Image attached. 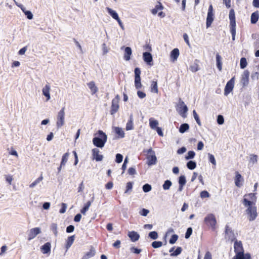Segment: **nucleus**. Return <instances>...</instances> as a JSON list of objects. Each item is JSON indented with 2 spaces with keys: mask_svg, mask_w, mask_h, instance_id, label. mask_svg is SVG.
Here are the masks:
<instances>
[{
  "mask_svg": "<svg viewBox=\"0 0 259 259\" xmlns=\"http://www.w3.org/2000/svg\"><path fill=\"white\" fill-rule=\"evenodd\" d=\"M234 248L236 254L232 259H251V255L249 253H244V251L241 241L236 240L234 241Z\"/></svg>",
  "mask_w": 259,
  "mask_h": 259,
  "instance_id": "1",
  "label": "nucleus"
},
{
  "mask_svg": "<svg viewBox=\"0 0 259 259\" xmlns=\"http://www.w3.org/2000/svg\"><path fill=\"white\" fill-rule=\"evenodd\" d=\"M251 202L248 201L247 199H243L242 202L243 205L247 207L246 213L248 215V219L249 221H254L257 216L256 207L254 205H251Z\"/></svg>",
  "mask_w": 259,
  "mask_h": 259,
  "instance_id": "2",
  "label": "nucleus"
},
{
  "mask_svg": "<svg viewBox=\"0 0 259 259\" xmlns=\"http://www.w3.org/2000/svg\"><path fill=\"white\" fill-rule=\"evenodd\" d=\"M98 135V136L95 137L93 139V144L98 147H104L106 142L107 140V136L105 133L102 131L99 130L98 133L95 134V136Z\"/></svg>",
  "mask_w": 259,
  "mask_h": 259,
  "instance_id": "3",
  "label": "nucleus"
},
{
  "mask_svg": "<svg viewBox=\"0 0 259 259\" xmlns=\"http://www.w3.org/2000/svg\"><path fill=\"white\" fill-rule=\"evenodd\" d=\"M176 110L182 117L184 118L186 117L188 109L186 105L181 99H179V103L177 105Z\"/></svg>",
  "mask_w": 259,
  "mask_h": 259,
  "instance_id": "4",
  "label": "nucleus"
},
{
  "mask_svg": "<svg viewBox=\"0 0 259 259\" xmlns=\"http://www.w3.org/2000/svg\"><path fill=\"white\" fill-rule=\"evenodd\" d=\"M65 107H62L58 112L57 115L56 126L57 128H60L65 123Z\"/></svg>",
  "mask_w": 259,
  "mask_h": 259,
  "instance_id": "5",
  "label": "nucleus"
},
{
  "mask_svg": "<svg viewBox=\"0 0 259 259\" xmlns=\"http://www.w3.org/2000/svg\"><path fill=\"white\" fill-rule=\"evenodd\" d=\"M147 164L149 166L156 164L157 160L155 152L152 148H150L147 150Z\"/></svg>",
  "mask_w": 259,
  "mask_h": 259,
  "instance_id": "6",
  "label": "nucleus"
},
{
  "mask_svg": "<svg viewBox=\"0 0 259 259\" xmlns=\"http://www.w3.org/2000/svg\"><path fill=\"white\" fill-rule=\"evenodd\" d=\"M204 222L207 226H209L214 230L217 224V221L215 216L213 214H208L204 218Z\"/></svg>",
  "mask_w": 259,
  "mask_h": 259,
  "instance_id": "7",
  "label": "nucleus"
},
{
  "mask_svg": "<svg viewBox=\"0 0 259 259\" xmlns=\"http://www.w3.org/2000/svg\"><path fill=\"white\" fill-rule=\"evenodd\" d=\"M250 73L247 70H245L243 72L241 76L240 82L242 87L244 88L248 85L249 84V77Z\"/></svg>",
  "mask_w": 259,
  "mask_h": 259,
  "instance_id": "8",
  "label": "nucleus"
},
{
  "mask_svg": "<svg viewBox=\"0 0 259 259\" xmlns=\"http://www.w3.org/2000/svg\"><path fill=\"white\" fill-rule=\"evenodd\" d=\"M214 19V14L213 13V7L211 5L209 6L207 16L206 18V27L208 28L211 25Z\"/></svg>",
  "mask_w": 259,
  "mask_h": 259,
  "instance_id": "9",
  "label": "nucleus"
},
{
  "mask_svg": "<svg viewBox=\"0 0 259 259\" xmlns=\"http://www.w3.org/2000/svg\"><path fill=\"white\" fill-rule=\"evenodd\" d=\"M235 77H232L229 81H228L225 86L224 90V95L228 96L233 90L234 87Z\"/></svg>",
  "mask_w": 259,
  "mask_h": 259,
  "instance_id": "10",
  "label": "nucleus"
},
{
  "mask_svg": "<svg viewBox=\"0 0 259 259\" xmlns=\"http://www.w3.org/2000/svg\"><path fill=\"white\" fill-rule=\"evenodd\" d=\"M120 100V97L119 95H116L115 98L113 99L112 101V105L111 109V114H114L119 109V101Z\"/></svg>",
  "mask_w": 259,
  "mask_h": 259,
  "instance_id": "11",
  "label": "nucleus"
},
{
  "mask_svg": "<svg viewBox=\"0 0 259 259\" xmlns=\"http://www.w3.org/2000/svg\"><path fill=\"white\" fill-rule=\"evenodd\" d=\"M41 233V229L39 228L36 227L30 229L29 231L28 240H31L34 238L35 236Z\"/></svg>",
  "mask_w": 259,
  "mask_h": 259,
  "instance_id": "12",
  "label": "nucleus"
},
{
  "mask_svg": "<svg viewBox=\"0 0 259 259\" xmlns=\"http://www.w3.org/2000/svg\"><path fill=\"white\" fill-rule=\"evenodd\" d=\"M50 91L51 86L49 83L46 84L42 89V95L46 97L47 101L51 99Z\"/></svg>",
  "mask_w": 259,
  "mask_h": 259,
  "instance_id": "13",
  "label": "nucleus"
},
{
  "mask_svg": "<svg viewBox=\"0 0 259 259\" xmlns=\"http://www.w3.org/2000/svg\"><path fill=\"white\" fill-rule=\"evenodd\" d=\"M93 158L97 161H101L103 159V155L100 153V151L97 148H94L92 150Z\"/></svg>",
  "mask_w": 259,
  "mask_h": 259,
  "instance_id": "14",
  "label": "nucleus"
},
{
  "mask_svg": "<svg viewBox=\"0 0 259 259\" xmlns=\"http://www.w3.org/2000/svg\"><path fill=\"white\" fill-rule=\"evenodd\" d=\"M143 60L148 65H152L153 58L151 54L149 52H144L143 54Z\"/></svg>",
  "mask_w": 259,
  "mask_h": 259,
  "instance_id": "15",
  "label": "nucleus"
},
{
  "mask_svg": "<svg viewBox=\"0 0 259 259\" xmlns=\"http://www.w3.org/2000/svg\"><path fill=\"white\" fill-rule=\"evenodd\" d=\"M244 199H247L248 201H250V202H252L251 205H255L256 197L255 196V193H249L245 195L244 196Z\"/></svg>",
  "mask_w": 259,
  "mask_h": 259,
  "instance_id": "16",
  "label": "nucleus"
},
{
  "mask_svg": "<svg viewBox=\"0 0 259 259\" xmlns=\"http://www.w3.org/2000/svg\"><path fill=\"white\" fill-rule=\"evenodd\" d=\"M180 55L179 50L177 48L174 49L170 53V59L172 62L176 61Z\"/></svg>",
  "mask_w": 259,
  "mask_h": 259,
  "instance_id": "17",
  "label": "nucleus"
},
{
  "mask_svg": "<svg viewBox=\"0 0 259 259\" xmlns=\"http://www.w3.org/2000/svg\"><path fill=\"white\" fill-rule=\"evenodd\" d=\"M128 236L130 238L132 242H136L138 241L140 238L139 234L135 231L129 232Z\"/></svg>",
  "mask_w": 259,
  "mask_h": 259,
  "instance_id": "18",
  "label": "nucleus"
},
{
  "mask_svg": "<svg viewBox=\"0 0 259 259\" xmlns=\"http://www.w3.org/2000/svg\"><path fill=\"white\" fill-rule=\"evenodd\" d=\"M95 253V249L93 247H92L89 251L85 253L83 255L82 259H89L94 256Z\"/></svg>",
  "mask_w": 259,
  "mask_h": 259,
  "instance_id": "19",
  "label": "nucleus"
},
{
  "mask_svg": "<svg viewBox=\"0 0 259 259\" xmlns=\"http://www.w3.org/2000/svg\"><path fill=\"white\" fill-rule=\"evenodd\" d=\"M235 185L240 187L241 186V182L243 181V179L242 178L241 175L238 172H235Z\"/></svg>",
  "mask_w": 259,
  "mask_h": 259,
  "instance_id": "20",
  "label": "nucleus"
},
{
  "mask_svg": "<svg viewBox=\"0 0 259 259\" xmlns=\"http://www.w3.org/2000/svg\"><path fill=\"white\" fill-rule=\"evenodd\" d=\"M225 233L226 235L229 238V239H230L231 241H233L235 239L233 232L232 231L231 229L227 225L226 226Z\"/></svg>",
  "mask_w": 259,
  "mask_h": 259,
  "instance_id": "21",
  "label": "nucleus"
},
{
  "mask_svg": "<svg viewBox=\"0 0 259 259\" xmlns=\"http://www.w3.org/2000/svg\"><path fill=\"white\" fill-rule=\"evenodd\" d=\"M132 54V51L130 47H127L124 49V59L126 61H128L131 59V56Z\"/></svg>",
  "mask_w": 259,
  "mask_h": 259,
  "instance_id": "22",
  "label": "nucleus"
},
{
  "mask_svg": "<svg viewBox=\"0 0 259 259\" xmlns=\"http://www.w3.org/2000/svg\"><path fill=\"white\" fill-rule=\"evenodd\" d=\"M51 243L50 242L46 243L44 245H42L41 247V251L44 254H47L50 252L51 251Z\"/></svg>",
  "mask_w": 259,
  "mask_h": 259,
  "instance_id": "23",
  "label": "nucleus"
},
{
  "mask_svg": "<svg viewBox=\"0 0 259 259\" xmlns=\"http://www.w3.org/2000/svg\"><path fill=\"white\" fill-rule=\"evenodd\" d=\"M94 197L92 198V201H88L84 206V207L81 209L80 212L83 215H85L86 212L89 210V207L91 205V203L94 201Z\"/></svg>",
  "mask_w": 259,
  "mask_h": 259,
  "instance_id": "24",
  "label": "nucleus"
},
{
  "mask_svg": "<svg viewBox=\"0 0 259 259\" xmlns=\"http://www.w3.org/2000/svg\"><path fill=\"white\" fill-rule=\"evenodd\" d=\"M158 121L157 120L154 119L153 118H150L149 119V126L152 129L155 130L158 127Z\"/></svg>",
  "mask_w": 259,
  "mask_h": 259,
  "instance_id": "25",
  "label": "nucleus"
},
{
  "mask_svg": "<svg viewBox=\"0 0 259 259\" xmlns=\"http://www.w3.org/2000/svg\"><path fill=\"white\" fill-rule=\"evenodd\" d=\"M88 86L91 90L92 94H95L98 91V88L96 86L94 81H91L88 83Z\"/></svg>",
  "mask_w": 259,
  "mask_h": 259,
  "instance_id": "26",
  "label": "nucleus"
},
{
  "mask_svg": "<svg viewBox=\"0 0 259 259\" xmlns=\"http://www.w3.org/2000/svg\"><path fill=\"white\" fill-rule=\"evenodd\" d=\"M115 133L118 135L119 138H122L124 137V132L122 128L119 127L114 128Z\"/></svg>",
  "mask_w": 259,
  "mask_h": 259,
  "instance_id": "27",
  "label": "nucleus"
},
{
  "mask_svg": "<svg viewBox=\"0 0 259 259\" xmlns=\"http://www.w3.org/2000/svg\"><path fill=\"white\" fill-rule=\"evenodd\" d=\"M106 10L107 11L108 13L111 15V16L115 20H116L119 18L117 13L114 10H113L112 9L109 7L106 8Z\"/></svg>",
  "mask_w": 259,
  "mask_h": 259,
  "instance_id": "28",
  "label": "nucleus"
},
{
  "mask_svg": "<svg viewBox=\"0 0 259 259\" xmlns=\"http://www.w3.org/2000/svg\"><path fill=\"white\" fill-rule=\"evenodd\" d=\"M216 61L217 68L220 71H221L222 69V57L218 54H217L216 55Z\"/></svg>",
  "mask_w": 259,
  "mask_h": 259,
  "instance_id": "29",
  "label": "nucleus"
},
{
  "mask_svg": "<svg viewBox=\"0 0 259 259\" xmlns=\"http://www.w3.org/2000/svg\"><path fill=\"white\" fill-rule=\"evenodd\" d=\"M74 239L75 237L74 235L68 237L66 244V248L67 249H68L72 245L74 241Z\"/></svg>",
  "mask_w": 259,
  "mask_h": 259,
  "instance_id": "30",
  "label": "nucleus"
},
{
  "mask_svg": "<svg viewBox=\"0 0 259 259\" xmlns=\"http://www.w3.org/2000/svg\"><path fill=\"white\" fill-rule=\"evenodd\" d=\"M43 180V177L41 175L39 178L36 179L33 183H32L30 185L29 187L30 188H33L35 187L37 184H38L42 180Z\"/></svg>",
  "mask_w": 259,
  "mask_h": 259,
  "instance_id": "31",
  "label": "nucleus"
},
{
  "mask_svg": "<svg viewBox=\"0 0 259 259\" xmlns=\"http://www.w3.org/2000/svg\"><path fill=\"white\" fill-rule=\"evenodd\" d=\"M69 154L68 152L65 153L62 156L61 163V166H64L68 161Z\"/></svg>",
  "mask_w": 259,
  "mask_h": 259,
  "instance_id": "32",
  "label": "nucleus"
},
{
  "mask_svg": "<svg viewBox=\"0 0 259 259\" xmlns=\"http://www.w3.org/2000/svg\"><path fill=\"white\" fill-rule=\"evenodd\" d=\"M189 128V125L187 123L182 124L179 128V132L184 133Z\"/></svg>",
  "mask_w": 259,
  "mask_h": 259,
  "instance_id": "33",
  "label": "nucleus"
},
{
  "mask_svg": "<svg viewBox=\"0 0 259 259\" xmlns=\"http://www.w3.org/2000/svg\"><path fill=\"white\" fill-rule=\"evenodd\" d=\"M258 19V14L256 12L253 13L251 15V22L252 24L255 23Z\"/></svg>",
  "mask_w": 259,
  "mask_h": 259,
  "instance_id": "34",
  "label": "nucleus"
},
{
  "mask_svg": "<svg viewBox=\"0 0 259 259\" xmlns=\"http://www.w3.org/2000/svg\"><path fill=\"white\" fill-rule=\"evenodd\" d=\"M133 117L132 115L130 116V119L129 121L126 123V130L127 131L132 130L133 129Z\"/></svg>",
  "mask_w": 259,
  "mask_h": 259,
  "instance_id": "35",
  "label": "nucleus"
},
{
  "mask_svg": "<svg viewBox=\"0 0 259 259\" xmlns=\"http://www.w3.org/2000/svg\"><path fill=\"white\" fill-rule=\"evenodd\" d=\"M187 166L189 169L193 170L196 168V163L194 161L190 160L187 162Z\"/></svg>",
  "mask_w": 259,
  "mask_h": 259,
  "instance_id": "36",
  "label": "nucleus"
},
{
  "mask_svg": "<svg viewBox=\"0 0 259 259\" xmlns=\"http://www.w3.org/2000/svg\"><path fill=\"white\" fill-rule=\"evenodd\" d=\"M151 92L157 93L158 92L157 83L156 81H152L151 88Z\"/></svg>",
  "mask_w": 259,
  "mask_h": 259,
  "instance_id": "37",
  "label": "nucleus"
},
{
  "mask_svg": "<svg viewBox=\"0 0 259 259\" xmlns=\"http://www.w3.org/2000/svg\"><path fill=\"white\" fill-rule=\"evenodd\" d=\"M190 69L192 72H195L199 70V65L197 63H194L190 66Z\"/></svg>",
  "mask_w": 259,
  "mask_h": 259,
  "instance_id": "38",
  "label": "nucleus"
},
{
  "mask_svg": "<svg viewBox=\"0 0 259 259\" xmlns=\"http://www.w3.org/2000/svg\"><path fill=\"white\" fill-rule=\"evenodd\" d=\"M257 162V156L255 154L250 155L249 162L254 164Z\"/></svg>",
  "mask_w": 259,
  "mask_h": 259,
  "instance_id": "39",
  "label": "nucleus"
},
{
  "mask_svg": "<svg viewBox=\"0 0 259 259\" xmlns=\"http://www.w3.org/2000/svg\"><path fill=\"white\" fill-rule=\"evenodd\" d=\"M57 227V224L56 223H53L51 225V230L56 236L58 235Z\"/></svg>",
  "mask_w": 259,
  "mask_h": 259,
  "instance_id": "40",
  "label": "nucleus"
},
{
  "mask_svg": "<svg viewBox=\"0 0 259 259\" xmlns=\"http://www.w3.org/2000/svg\"><path fill=\"white\" fill-rule=\"evenodd\" d=\"M171 182L169 180H166L164 182L162 187L163 189L165 190H168L171 186Z\"/></svg>",
  "mask_w": 259,
  "mask_h": 259,
  "instance_id": "41",
  "label": "nucleus"
},
{
  "mask_svg": "<svg viewBox=\"0 0 259 259\" xmlns=\"http://www.w3.org/2000/svg\"><path fill=\"white\" fill-rule=\"evenodd\" d=\"M240 65V68L241 69H244L246 67V66L247 65V62L246 58H241Z\"/></svg>",
  "mask_w": 259,
  "mask_h": 259,
  "instance_id": "42",
  "label": "nucleus"
},
{
  "mask_svg": "<svg viewBox=\"0 0 259 259\" xmlns=\"http://www.w3.org/2000/svg\"><path fill=\"white\" fill-rule=\"evenodd\" d=\"M162 8L163 7L161 6V4L159 3L155 6V8L152 10V13L153 14L155 15L156 14H157L158 10H161L162 9Z\"/></svg>",
  "mask_w": 259,
  "mask_h": 259,
  "instance_id": "43",
  "label": "nucleus"
},
{
  "mask_svg": "<svg viewBox=\"0 0 259 259\" xmlns=\"http://www.w3.org/2000/svg\"><path fill=\"white\" fill-rule=\"evenodd\" d=\"M135 85L137 89H139L142 87L141 78H135Z\"/></svg>",
  "mask_w": 259,
  "mask_h": 259,
  "instance_id": "44",
  "label": "nucleus"
},
{
  "mask_svg": "<svg viewBox=\"0 0 259 259\" xmlns=\"http://www.w3.org/2000/svg\"><path fill=\"white\" fill-rule=\"evenodd\" d=\"M193 115L197 124L199 125H201V121L199 119V116L195 110L193 111Z\"/></svg>",
  "mask_w": 259,
  "mask_h": 259,
  "instance_id": "45",
  "label": "nucleus"
},
{
  "mask_svg": "<svg viewBox=\"0 0 259 259\" xmlns=\"http://www.w3.org/2000/svg\"><path fill=\"white\" fill-rule=\"evenodd\" d=\"M208 156L209 162H211L213 165H215L217 163L214 156L210 153H208Z\"/></svg>",
  "mask_w": 259,
  "mask_h": 259,
  "instance_id": "46",
  "label": "nucleus"
},
{
  "mask_svg": "<svg viewBox=\"0 0 259 259\" xmlns=\"http://www.w3.org/2000/svg\"><path fill=\"white\" fill-rule=\"evenodd\" d=\"M195 153L193 151H189L188 152L187 155L185 157L187 160L192 159L194 157Z\"/></svg>",
  "mask_w": 259,
  "mask_h": 259,
  "instance_id": "47",
  "label": "nucleus"
},
{
  "mask_svg": "<svg viewBox=\"0 0 259 259\" xmlns=\"http://www.w3.org/2000/svg\"><path fill=\"white\" fill-rule=\"evenodd\" d=\"M179 185H185L186 183V177L185 176H181L179 179Z\"/></svg>",
  "mask_w": 259,
  "mask_h": 259,
  "instance_id": "48",
  "label": "nucleus"
},
{
  "mask_svg": "<svg viewBox=\"0 0 259 259\" xmlns=\"http://www.w3.org/2000/svg\"><path fill=\"white\" fill-rule=\"evenodd\" d=\"M152 189L151 186L148 184H145L143 186V190L144 192H148Z\"/></svg>",
  "mask_w": 259,
  "mask_h": 259,
  "instance_id": "49",
  "label": "nucleus"
},
{
  "mask_svg": "<svg viewBox=\"0 0 259 259\" xmlns=\"http://www.w3.org/2000/svg\"><path fill=\"white\" fill-rule=\"evenodd\" d=\"M162 245V242L161 241H154L152 243V246L154 248L160 247Z\"/></svg>",
  "mask_w": 259,
  "mask_h": 259,
  "instance_id": "50",
  "label": "nucleus"
},
{
  "mask_svg": "<svg viewBox=\"0 0 259 259\" xmlns=\"http://www.w3.org/2000/svg\"><path fill=\"white\" fill-rule=\"evenodd\" d=\"M149 237L152 239H156L158 238V234L156 231H152L149 233Z\"/></svg>",
  "mask_w": 259,
  "mask_h": 259,
  "instance_id": "51",
  "label": "nucleus"
},
{
  "mask_svg": "<svg viewBox=\"0 0 259 259\" xmlns=\"http://www.w3.org/2000/svg\"><path fill=\"white\" fill-rule=\"evenodd\" d=\"M178 236L176 234H174L173 235H172V236L171 237L170 240H169V243L170 244H173L174 243H176V242L177 241V240H178Z\"/></svg>",
  "mask_w": 259,
  "mask_h": 259,
  "instance_id": "52",
  "label": "nucleus"
},
{
  "mask_svg": "<svg viewBox=\"0 0 259 259\" xmlns=\"http://www.w3.org/2000/svg\"><path fill=\"white\" fill-rule=\"evenodd\" d=\"M182 252V248L180 247H177L176 250L171 253V256H177L180 254Z\"/></svg>",
  "mask_w": 259,
  "mask_h": 259,
  "instance_id": "53",
  "label": "nucleus"
},
{
  "mask_svg": "<svg viewBox=\"0 0 259 259\" xmlns=\"http://www.w3.org/2000/svg\"><path fill=\"white\" fill-rule=\"evenodd\" d=\"M135 78H139L140 77L141 70L139 68H136L134 70Z\"/></svg>",
  "mask_w": 259,
  "mask_h": 259,
  "instance_id": "54",
  "label": "nucleus"
},
{
  "mask_svg": "<svg viewBox=\"0 0 259 259\" xmlns=\"http://www.w3.org/2000/svg\"><path fill=\"white\" fill-rule=\"evenodd\" d=\"M123 159V156L121 154H117L116 155V162L118 163H121Z\"/></svg>",
  "mask_w": 259,
  "mask_h": 259,
  "instance_id": "55",
  "label": "nucleus"
},
{
  "mask_svg": "<svg viewBox=\"0 0 259 259\" xmlns=\"http://www.w3.org/2000/svg\"><path fill=\"white\" fill-rule=\"evenodd\" d=\"M192 233V229L191 227H189L187 229L186 233L185 234V238L186 239L189 238Z\"/></svg>",
  "mask_w": 259,
  "mask_h": 259,
  "instance_id": "56",
  "label": "nucleus"
},
{
  "mask_svg": "<svg viewBox=\"0 0 259 259\" xmlns=\"http://www.w3.org/2000/svg\"><path fill=\"white\" fill-rule=\"evenodd\" d=\"M230 30H236V21L235 20H230Z\"/></svg>",
  "mask_w": 259,
  "mask_h": 259,
  "instance_id": "57",
  "label": "nucleus"
},
{
  "mask_svg": "<svg viewBox=\"0 0 259 259\" xmlns=\"http://www.w3.org/2000/svg\"><path fill=\"white\" fill-rule=\"evenodd\" d=\"M5 179H6V181L10 185H11L12 184V181L13 180L12 176L10 175H5Z\"/></svg>",
  "mask_w": 259,
  "mask_h": 259,
  "instance_id": "58",
  "label": "nucleus"
},
{
  "mask_svg": "<svg viewBox=\"0 0 259 259\" xmlns=\"http://www.w3.org/2000/svg\"><path fill=\"white\" fill-rule=\"evenodd\" d=\"M217 122L219 124H223L224 122V119L222 115H219L217 118Z\"/></svg>",
  "mask_w": 259,
  "mask_h": 259,
  "instance_id": "59",
  "label": "nucleus"
},
{
  "mask_svg": "<svg viewBox=\"0 0 259 259\" xmlns=\"http://www.w3.org/2000/svg\"><path fill=\"white\" fill-rule=\"evenodd\" d=\"M126 189L125 193H127L129 191H131L133 188V183L132 182H128L126 184Z\"/></svg>",
  "mask_w": 259,
  "mask_h": 259,
  "instance_id": "60",
  "label": "nucleus"
},
{
  "mask_svg": "<svg viewBox=\"0 0 259 259\" xmlns=\"http://www.w3.org/2000/svg\"><path fill=\"white\" fill-rule=\"evenodd\" d=\"M251 78L252 80H258L259 79V73L257 72L252 73Z\"/></svg>",
  "mask_w": 259,
  "mask_h": 259,
  "instance_id": "61",
  "label": "nucleus"
},
{
  "mask_svg": "<svg viewBox=\"0 0 259 259\" xmlns=\"http://www.w3.org/2000/svg\"><path fill=\"white\" fill-rule=\"evenodd\" d=\"M149 210L147 209H145V208H143L140 212H139V213L142 215V216H144V217H146L147 215V214L149 213Z\"/></svg>",
  "mask_w": 259,
  "mask_h": 259,
  "instance_id": "62",
  "label": "nucleus"
},
{
  "mask_svg": "<svg viewBox=\"0 0 259 259\" xmlns=\"http://www.w3.org/2000/svg\"><path fill=\"white\" fill-rule=\"evenodd\" d=\"M200 197L202 198H208L209 197V194L206 191H203L200 193Z\"/></svg>",
  "mask_w": 259,
  "mask_h": 259,
  "instance_id": "63",
  "label": "nucleus"
},
{
  "mask_svg": "<svg viewBox=\"0 0 259 259\" xmlns=\"http://www.w3.org/2000/svg\"><path fill=\"white\" fill-rule=\"evenodd\" d=\"M102 51L103 55L106 54L109 52V49H108L107 47L106 46V45L105 43H104L102 45Z\"/></svg>",
  "mask_w": 259,
  "mask_h": 259,
  "instance_id": "64",
  "label": "nucleus"
}]
</instances>
